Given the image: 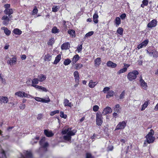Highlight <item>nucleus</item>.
<instances>
[{
    "label": "nucleus",
    "instance_id": "10",
    "mask_svg": "<svg viewBox=\"0 0 158 158\" xmlns=\"http://www.w3.org/2000/svg\"><path fill=\"white\" fill-rule=\"evenodd\" d=\"M45 140V137H43L40 141V145L44 148H46L48 145V143L46 142L43 144V142Z\"/></svg>",
    "mask_w": 158,
    "mask_h": 158
},
{
    "label": "nucleus",
    "instance_id": "12",
    "mask_svg": "<svg viewBox=\"0 0 158 158\" xmlns=\"http://www.w3.org/2000/svg\"><path fill=\"white\" fill-rule=\"evenodd\" d=\"M14 10L12 8H10L7 10H5L4 11V13L9 16L10 18L12 17L10 16V15L13 14V13Z\"/></svg>",
    "mask_w": 158,
    "mask_h": 158
},
{
    "label": "nucleus",
    "instance_id": "31",
    "mask_svg": "<svg viewBox=\"0 0 158 158\" xmlns=\"http://www.w3.org/2000/svg\"><path fill=\"white\" fill-rule=\"evenodd\" d=\"M114 92L112 90H111L108 92L107 95L106 96V98H109L110 97L113 96L114 94Z\"/></svg>",
    "mask_w": 158,
    "mask_h": 158
},
{
    "label": "nucleus",
    "instance_id": "63",
    "mask_svg": "<svg viewBox=\"0 0 158 158\" xmlns=\"http://www.w3.org/2000/svg\"><path fill=\"white\" fill-rule=\"evenodd\" d=\"M43 115L41 114H39L38 116L37 117V118L38 120L40 119L42 117Z\"/></svg>",
    "mask_w": 158,
    "mask_h": 158
},
{
    "label": "nucleus",
    "instance_id": "58",
    "mask_svg": "<svg viewBox=\"0 0 158 158\" xmlns=\"http://www.w3.org/2000/svg\"><path fill=\"white\" fill-rule=\"evenodd\" d=\"M23 97H25L28 98V96H30V95L29 94L26 93L25 92H23Z\"/></svg>",
    "mask_w": 158,
    "mask_h": 158
},
{
    "label": "nucleus",
    "instance_id": "50",
    "mask_svg": "<svg viewBox=\"0 0 158 158\" xmlns=\"http://www.w3.org/2000/svg\"><path fill=\"white\" fill-rule=\"evenodd\" d=\"M99 108V106L97 105H95L93 107V110L94 112H96L98 111Z\"/></svg>",
    "mask_w": 158,
    "mask_h": 158
},
{
    "label": "nucleus",
    "instance_id": "41",
    "mask_svg": "<svg viewBox=\"0 0 158 158\" xmlns=\"http://www.w3.org/2000/svg\"><path fill=\"white\" fill-rule=\"evenodd\" d=\"M71 60L69 59H65L64 62V64L65 65H67L69 64L71 62Z\"/></svg>",
    "mask_w": 158,
    "mask_h": 158
},
{
    "label": "nucleus",
    "instance_id": "53",
    "mask_svg": "<svg viewBox=\"0 0 158 158\" xmlns=\"http://www.w3.org/2000/svg\"><path fill=\"white\" fill-rule=\"evenodd\" d=\"M0 155H2V157L1 158L0 157V158H4L6 157L5 152L3 150H2L1 152L0 153Z\"/></svg>",
    "mask_w": 158,
    "mask_h": 158
},
{
    "label": "nucleus",
    "instance_id": "48",
    "mask_svg": "<svg viewBox=\"0 0 158 158\" xmlns=\"http://www.w3.org/2000/svg\"><path fill=\"white\" fill-rule=\"evenodd\" d=\"M125 94V91H123L121 94L119 96V98L120 99H122L124 98Z\"/></svg>",
    "mask_w": 158,
    "mask_h": 158
},
{
    "label": "nucleus",
    "instance_id": "35",
    "mask_svg": "<svg viewBox=\"0 0 158 158\" xmlns=\"http://www.w3.org/2000/svg\"><path fill=\"white\" fill-rule=\"evenodd\" d=\"M148 105V101H146L144 102V104L142 106V108H141V110L142 111L143 110L147 107Z\"/></svg>",
    "mask_w": 158,
    "mask_h": 158
},
{
    "label": "nucleus",
    "instance_id": "1",
    "mask_svg": "<svg viewBox=\"0 0 158 158\" xmlns=\"http://www.w3.org/2000/svg\"><path fill=\"white\" fill-rule=\"evenodd\" d=\"M154 133L153 130L151 129L150 132L146 136V140L148 143H152L154 142L155 139V138L153 136Z\"/></svg>",
    "mask_w": 158,
    "mask_h": 158
},
{
    "label": "nucleus",
    "instance_id": "36",
    "mask_svg": "<svg viewBox=\"0 0 158 158\" xmlns=\"http://www.w3.org/2000/svg\"><path fill=\"white\" fill-rule=\"evenodd\" d=\"M55 40V39L54 38H51L48 42V45H52L54 43Z\"/></svg>",
    "mask_w": 158,
    "mask_h": 158
},
{
    "label": "nucleus",
    "instance_id": "40",
    "mask_svg": "<svg viewBox=\"0 0 158 158\" xmlns=\"http://www.w3.org/2000/svg\"><path fill=\"white\" fill-rule=\"evenodd\" d=\"M38 10L37 9V7L36 6H35L32 11L31 13V15H35L38 12Z\"/></svg>",
    "mask_w": 158,
    "mask_h": 158
},
{
    "label": "nucleus",
    "instance_id": "47",
    "mask_svg": "<svg viewBox=\"0 0 158 158\" xmlns=\"http://www.w3.org/2000/svg\"><path fill=\"white\" fill-rule=\"evenodd\" d=\"M59 113V110H55L53 111H52L50 113L51 116H53L54 114H58Z\"/></svg>",
    "mask_w": 158,
    "mask_h": 158
},
{
    "label": "nucleus",
    "instance_id": "52",
    "mask_svg": "<svg viewBox=\"0 0 158 158\" xmlns=\"http://www.w3.org/2000/svg\"><path fill=\"white\" fill-rule=\"evenodd\" d=\"M4 7L5 8V10H7L10 8V4H6L4 5Z\"/></svg>",
    "mask_w": 158,
    "mask_h": 158
},
{
    "label": "nucleus",
    "instance_id": "39",
    "mask_svg": "<svg viewBox=\"0 0 158 158\" xmlns=\"http://www.w3.org/2000/svg\"><path fill=\"white\" fill-rule=\"evenodd\" d=\"M148 0H143L142 2L143 4L141 5V6L144 7V6H147L148 4Z\"/></svg>",
    "mask_w": 158,
    "mask_h": 158
},
{
    "label": "nucleus",
    "instance_id": "32",
    "mask_svg": "<svg viewBox=\"0 0 158 158\" xmlns=\"http://www.w3.org/2000/svg\"><path fill=\"white\" fill-rule=\"evenodd\" d=\"M39 81L38 78H34L32 80V84L31 85V86H33L34 85H35L36 84H38L39 83Z\"/></svg>",
    "mask_w": 158,
    "mask_h": 158
},
{
    "label": "nucleus",
    "instance_id": "8",
    "mask_svg": "<svg viewBox=\"0 0 158 158\" xmlns=\"http://www.w3.org/2000/svg\"><path fill=\"white\" fill-rule=\"evenodd\" d=\"M2 19L3 20L2 23L5 25L8 24L10 20L9 18L6 15H4L2 17Z\"/></svg>",
    "mask_w": 158,
    "mask_h": 158
},
{
    "label": "nucleus",
    "instance_id": "3",
    "mask_svg": "<svg viewBox=\"0 0 158 158\" xmlns=\"http://www.w3.org/2000/svg\"><path fill=\"white\" fill-rule=\"evenodd\" d=\"M103 122V117L100 112H98L96 115V123L98 126H101Z\"/></svg>",
    "mask_w": 158,
    "mask_h": 158
},
{
    "label": "nucleus",
    "instance_id": "17",
    "mask_svg": "<svg viewBox=\"0 0 158 158\" xmlns=\"http://www.w3.org/2000/svg\"><path fill=\"white\" fill-rule=\"evenodd\" d=\"M106 64L108 67H110L112 68H114L117 66V64H116L113 63L111 61H108L107 62Z\"/></svg>",
    "mask_w": 158,
    "mask_h": 158
},
{
    "label": "nucleus",
    "instance_id": "56",
    "mask_svg": "<svg viewBox=\"0 0 158 158\" xmlns=\"http://www.w3.org/2000/svg\"><path fill=\"white\" fill-rule=\"evenodd\" d=\"M58 10V8L57 6H53L52 8V11L54 12H56Z\"/></svg>",
    "mask_w": 158,
    "mask_h": 158
},
{
    "label": "nucleus",
    "instance_id": "34",
    "mask_svg": "<svg viewBox=\"0 0 158 158\" xmlns=\"http://www.w3.org/2000/svg\"><path fill=\"white\" fill-rule=\"evenodd\" d=\"M59 32V30L56 27H54L52 30V32L54 34L58 33Z\"/></svg>",
    "mask_w": 158,
    "mask_h": 158
},
{
    "label": "nucleus",
    "instance_id": "22",
    "mask_svg": "<svg viewBox=\"0 0 158 158\" xmlns=\"http://www.w3.org/2000/svg\"><path fill=\"white\" fill-rule=\"evenodd\" d=\"M97 84V82H93L92 80H91L89 81V86L91 88H93Z\"/></svg>",
    "mask_w": 158,
    "mask_h": 158
},
{
    "label": "nucleus",
    "instance_id": "28",
    "mask_svg": "<svg viewBox=\"0 0 158 158\" xmlns=\"http://www.w3.org/2000/svg\"><path fill=\"white\" fill-rule=\"evenodd\" d=\"M101 58L98 57L96 59L94 60L95 65V66H98L100 64Z\"/></svg>",
    "mask_w": 158,
    "mask_h": 158
},
{
    "label": "nucleus",
    "instance_id": "62",
    "mask_svg": "<svg viewBox=\"0 0 158 158\" xmlns=\"http://www.w3.org/2000/svg\"><path fill=\"white\" fill-rule=\"evenodd\" d=\"M35 99L37 101L41 102L42 98L40 97H36L35 98Z\"/></svg>",
    "mask_w": 158,
    "mask_h": 158
},
{
    "label": "nucleus",
    "instance_id": "9",
    "mask_svg": "<svg viewBox=\"0 0 158 158\" xmlns=\"http://www.w3.org/2000/svg\"><path fill=\"white\" fill-rule=\"evenodd\" d=\"M44 133L45 135L47 137H50L53 136L54 134L52 131L48 130H44Z\"/></svg>",
    "mask_w": 158,
    "mask_h": 158
},
{
    "label": "nucleus",
    "instance_id": "42",
    "mask_svg": "<svg viewBox=\"0 0 158 158\" xmlns=\"http://www.w3.org/2000/svg\"><path fill=\"white\" fill-rule=\"evenodd\" d=\"M23 92L19 91L16 92L15 93V95L18 96L19 97H23Z\"/></svg>",
    "mask_w": 158,
    "mask_h": 158
},
{
    "label": "nucleus",
    "instance_id": "64",
    "mask_svg": "<svg viewBox=\"0 0 158 158\" xmlns=\"http://www.w3.org/2000/svg\"><path fill=\"white\" fill-rule=\"evenodd\" d=\"M26 56L25 55H22L21 56V58L22 60H24L26 59Z\"/></svg>",
    "mask_w": 158,
    "mask_h": 158
},
{
    "label": "nucleus",
    "instance_id": "33",
    "mask_svg": "<svg viewBox=\"0 0 158 158\" xmlns=\"http://www.w3.org/2000/svg\"><path fill=\"white\" fill-rule=\"evenodd\" d=\"M71 137L69 135H68L67 133L66 135H64L63 137V138L64 140H67L68 141H70L71 140Z\"/></svg>",
    "mask_w": 158,
    "mask_h": 158
},
{
    "label": "nucleus",
    "instance_id": "11",
    "mask_svg": "<svg viewBox=\"0 0 158 158\" xmlns=\"http://www.w3.org/2000/svg\"><path fill=\"white\" fill-rule=\"evenodd\" d=\"M112 112V110L111 108L110 107L107 106L103 110L102 112V114H103V115H106Z\"/></svg>",
    "mask_w": 158,
    "mask_h": 158
},
{
    "label": "nucleus",
    "instance_id": "60",
    "mask_svg": "<svg viewBox=\"0 0 158 158\" xmlns=\"http://www.w3.org/2000/svg\"><path fill=\"white\" fill-rule=\"evenodd\" d=\"M126 15L125 13L122 14L120 16V17L122 20L124 19H125V18H126Z\"/></svg>",
    "mask_w": 158,
    "mask_h": 158
},
{
    "label": "nucleus",
    "instance_id": "13",
    "mask_svg": "<svg viewBox=\"0 0 158 158\" xmlns=\"http://www.w3.org/2000/svg\"><path fill=\"white\" fill-rule=\"evenodd\" d=\"M74 76L75 78V81L76 83H78L79 81V76L78 72L77 71H75L74 73Z\"/></svg>",
    "mask_w": 158,
    "mask_h": 158
},
{
    "label": "nucleus",
    "instance_id": "7",
    "mask_svg": "<svg viewBox=\"0 0 158 158\" xmlns=\"http://www.w3.org/2000/svg\"><path fill=\"white\" fill-rule=\"evenodd\" d=\"M157 22L156 20L153 19L150 21L148 24L147 27L148 28H152L155 27L157 25Z\"/></svg>",
    "mask_w": 158,
    "mask_h": 158
},
{
    "label": "nucleus",
    "instance_id": "54",
    "mask_svg": "<svg viewBox=\"0 0 158 158\" xmlns=\"http://www.w3.org/2000/svg\"><path fill=\"white\" fill-rule=\"evenodd\" d=\"M69 132V128H68V129H65L64 130H63L62 131V133L63 134H67V133H68V132Z\"/></svg>",
    "mask_w": 158,
    "mask_h": 158
},
{
    "label": "nucleus",
    "instance_id": "19",
    "mask_svg": "<svg viewBox=\"0 0 158 158\" xmlns=\"http://www.w3.org/2000/svg\"><path fill=\"white\" fill-rule=\"evenodd\" d=\"M98 16L97 13H94L93 16V20L95 23H98Z\"/></svg>",
    "mask_w": 158,
    "mask_h": 158
},
{
    "label": "nucleus",
    "instance_id": "55",
    "mask_svg": "<svg viewBox=\"0 0 158 158\" xmlns=\"http://www.w3.org/2000/svg\"><path fill=\"white\" fill-rule=\"evenodd\" d=\"M110 90V88L109 87H106L104 88L103 92L104 93H106L107 92L109 91Z\"/></svg>",
    "mask_w": 158,
    "mask_h": 158
},
{
    "label": "nucleus",
    "instance_id": "57",
    "mask_svg": "<svg viewBox=\"0 0 158 158\" xmlns=\"http://www.w3.org/2000/svg\"><path fill=\"white\" fill-rule=\"evenodd\" d=\"M40 90H41L42 91H44L45 92H47L48 91V90L46 88L41 86H40Z\"/></svg>",
    "mask_w": 158,
    "mask_h": 158
},
{
    "label": "nucleus",
    "instance_id": "5",
    "mask_svg": "<svg viewBox=\"0 0 158 158\" xmlns=\"http://www.w3.org/2000/svg\"><path fill=\"white\" fill-rule=\"evenodd\" d=\"M126 123L124 121L120 122L116 126V130H119L124 129L126 127Z\"/></svg>",
    "mask_w": 158,
    "mask_h": 158
},
{
    "label": "nucleus",
    "instance_id": "23",
    "mask_svg": "<svg viewBox=\"0 0 158 158\" xmlns=\"http://www.w3.org/2000/svg\"><path fill=\"white\" fill-rule=\"evenodd\" d=\"M140 82L141 86L143 88V89H146L147 87V83L145 82L144 80H141V81H140Z\"/></svg>",
    "mask_w": 158,
    "mask_h": 158
},
{
    "label": "nucleus",
    "instance_id": "15",
    "mask_svg": "<svg viewBox=\"0 0 158 158\" xmlns=\"http://www.w3.org/2000/svg\"><path fill=\"white\" fill-rule=\"evenodd\" d=\"M148 40H144L142 43L139 44L138 46V49H140L143 47H145L148 44Z\"/></svg>",
    "mask_w": 158,
    "mask_h": 158
},
{
    "label": "nucleus",
    "instance_id": "25",
    "mask_svg": "<svg viewBox=\"0 0 158 158\" xmlns=\"http://www.w3.org/2000/svg\"><path fill=\"white\" fill-rule=\"evenodd\" d=\"M64 104L65 106H69V107H71L72 106L71 102H70L69 100L67 99L64 100Z\"/></svg>",
    "mask_w": 158,
    "mask_h": 158
},
{
    "label": "nucleus",
    "instance_id": "38",
    "mask_svg": "<svg viewBox=\"0 0 158 158\" xmlns=\"http://www.w3.org/2000/svg\"><path fill=\"white\" fill-rule=\"evenodd\" d=\"M76 132V130H73L72 131H69V132L67 133L68 134V135L71 137V136L74 135Z\"/></svg>",
    "mask_w": 158,
    "mask_h": 158
},
{
    "label": "nucleus",
    "instance_id": "2",
    "mask_svg": "<svg viewBox=\"0 0 158 158\" xmlns=\"http://www.w3.org/2000/svg\"><path fill=\"white\" fill-rule=\"evenodd\" d=\"M139 73L137 70L133 71L132 72H130L127 75V78L131 81L135 79L137 77V75L139 74Z\"/></svg>",
    "mask_w": 158,
    "mask_h": 158
},
{
    "label": "nucleus",
    "instance_id": "27",
    "mask_svg": "<svg viewBox=\"0 0 158 158\" xmlns=\"http://www.w3.org/2000/svg\"><path fill=\"white\" fill-rule=\"evenodd\" d=\"M61 58V56L60 55H58L56 57L55 60L54 62V64H57L59 62Z\"/></svg>",
    "mask_w": 158,
    "mask_h": 158
},
{
    "label": "nucleus",
    "instance_id": "21",
    "mask_svg": "<svg viewBox=\"0 0 158 158\" xmlns=\"http://www.w3.org/2000/svg\"><path fill=\"white\" fill-rule=\"evenodd\" d=\"M1 29L4 31L5 33L7 35H9L11 31L9 30L6 27H2Z\"/></svg>",
    "mask_w": 158,
    "mask_h": 158
},
{
    "label": "nucleus",
    "instance_id": "6",
    "mask_svg": "<svg viewBox=\"0 0 158 158\" xmlns=\"http://www.w3.org/2000/svg\"><path fill=\"white\" fill-rule=\"evenodd\" d=\"M52 54H50L49 52L46 54L44 53V60L45 61H49L52 59Z\"/></svg>",
    "mask_w": 158,
    "mask_h": 158
},
{
    "label": "nucleus",
    "instance_id": "14",
    "mask_svg": "<svg viewBox=\"0 0 158 158\" xmlns=\"http://www.w3.org/2000/svg\"><path fill=\"white\" fill-rule=\"evenodd\" d=\"M16 62V58L15 57H13L10 60H7V63L10 65H13L14 64H15Z\"/></svg>",
    "mask_w": 158,
    "mask_h": 158
},
{
    "label": "nucleus",
    "instance_id": "61",
    "mask_svg": "<svg viewBox=\"0 0 158 158\" xmlns=\"http://www.w3.org/2000/svg\"><path fill=\"white\" fill-rule=\"evenodd\" d=\"M25 105L24 104H22L20 105L19 106V108L23 110L24 109L25 107Z\"/></svg>",
    "mask_w": 158,
    "mask_h": 158
},
{
    "label": "nucleus",
    "instance_id": "43",
    "mask_svg": "<svg viewBox=\"0 0 158 158\" xmlns=\"http://www.w3.org/2000/svg\"><path fill=\"white\" fill-rule=\"evenodd\" d=\"M76 69L78 70L81 69L83 67V65L79 63L76 64H75Z\"/></svg>",
    "mask_w": 158,
    "mask_h": 158
},
{
    "label": "nucleus",
    "instance_id": "20",
    "mask_svg": "<svg viewBox=\"0 0 158 158\" xmlns=\"http://www.w3.org/2000/svg\"><path fill=\"white\" fill-rule=\"evenodd\" d=\"M46 77L43 74H40L38 76V79L39 81L42 82L46 79Z\"/></svg>",
    "mask_w": 158,
    "mask_h": 158
},
{
    "label": "nucleus",
    "instance_id": "46",
    "mask_svg": "<svg viewBox=\"0 0 158 158\" xmlns=\"http://www.w3.org/2000/svg\"><path fill=\"white\" fill-rule=\"evenodd\" d=\"M68 33L69 34L73 36L75 35V31L73 30H69L68 31Z\"/></svg>",
    "mask_w": 158,
    "mask_h": 158
},
{
    "label": "nucleus",
    "instance_id": "18",
    "mask_svg": "<svg viewBox=\"0 0 158 158\" xmlns=\"http://www.w3.org/2000/svg\"><path fill=\"white\" fill-rule=\"evenodd\" d=\"M8 101V98L6 97H0V101L1 103H6Z\"/></svg>",
    "mask_w": 158,
    "mask_h": 158
},
{
    "label": "nucleus",
    "instance_id": "29",
    "mask_svg": "<svg viewBox=\"0 0 158 158\" xmlns=\"http://www.w3.org/2000/svg\"><path fill=\"white\" fill-rule=\"evenodd\" d=\"M79 56L77 54L75 55L73 58V64L76 63L79 59Z\"/></svg>",
    "mask_w": 158,
    "mask_h": 158
},
{
    "label": "nucleus",
    "instance_id": "26",
    "mask_svg": "<svg viewBox=\"0 0 158 158\" xmlns=\"http://www.w3.org/2000/svg\"><path fill=\"white\" fill-rule=\"evenodd\" d=\"M13 32L15 34L19 35H21L22 33V31L18 28L15 29Z\"/></svg>",
    "mask_w": 158,
    "mask_h": 158
},
{
    "label": "nucleus",
    "instance_id": "45",
    "mask_svg": "<svg viewBox=\"0 0 158 158\" xmlns=\"http://www.w3.org/2000/svg\"><path fill=\"white\" fill-rule=\"evenodd\" d=\"M117 32L120 35H122L123 32V29L121 27H119L117 29Z\"/></svg>",
    "mask_w": 158,
    "mask_h": 158
},
{
    "label": "nucleus",
    "instance_id": "49",
    "mask_svg": "<svg viewBox=\"0 0 158 158\" xmlns=\"http://www.w3.org/2000/svg\"><path fill=\"white\" fill-rule=\"evenodd\" d=\"M94 34V32L93 31H91L87 33L85 35V37H88Z\"/></svg>",
    "mask_w": 158,
    "mask_h": 158
},
{
    "label": "nucleus",
    "instance_id": "44",
    "mask_svg": "<svg viewBox=\"0 0 158 158\" xmlns=\"http://www.w3.org/2000/svg\"><path fill=\"white\" fill-rule=\"evenodd\" d=\"M50 100L48 97L46 99L42 98L41 102L45 103H48L50 102Z\"/></svg>",
    "mask_w": 158,
    "mask_h": 158
},
{
    "label": "nucleus",
    "instance_id": "16",
    "mask_svg": "<svg viewBox=\"0 0 158 158\" xmlns=\"http://www.w3.org/2000/svg\"><path fill=\"white\" fill-rule=\"evenodd\" d=\"M70 47V44L69 43H64L61 46V49H69Z\"/></svg>",
    "mask_w": 158,
    "mask_h": 158
},
{
    "label": "nucleus",
    "instance_id": "4",
    "mask_svg": "<svg viewBox=\"0 0 158 158\" xmlns=\"http://www.w3.org/2000/svg\"><path fill=\"white\" fill-rule=\"evenodd\" d=\"M147 52L149 54L150 56L153 57H156L158 56V52L156 50H146Z\"/></svg>",
    "mask_w": 158,
    "mask_h": 158
},
{
    "label": "nucleus",
    "instance_id": "59",
    "mask_svg": "<svg viewBox=\"0 0 158 158\" xmlns=\"http://www.w3.org/2000/svg\"><path fill=\"white\" fill-rule=\"evenodd\" d=\"M113 149V146L112 145L109 146L107 148L108 151H111Z\"/></svg>",
    "mask_w": 158,
    "mask_h": 158
},
{
    "label": "nucleus",
    "instance_id": "37",
    "mask_svg": "<svg viewBox=\"0 0 158 158\" xmlns=\"http://www.w3.org/2000/svg\"><path fill=\"white\" fill-rule=\"evenodd\" d=\"M127 69L126 68H123L120 69L118 72V74H119L121 73H123L126 72L127 71Z\"/></svg>",
    "mask_w": 158,
    "mask_h": 158
},
{
    "label": "nucleus",
    "instance_id": "30",
    "mask_svg": "<svg viewBox=\"0 0 158 158\" xmlns=\"http://www.w3.org/2000/svg\"><path fill=\"white\" fill-rule=\"evenodd\" d=\"M115 23L116 24V26L118 27L121 23V19L119 17H116Z\"/></svg>",
    "mask_w": 158,
    "mask_h": 158
},
{
    "label": "nucleus",
    "instance_id": "24",
    "mask_svg": "<svg viewBox=\"0 0 158 158\" xmlns=\"http://www.w3.org/2000/svg\"><path fill=\"white\" fill-rule=\"evenodd\" d=\"M22 158H32V154L31 152H27L26 156H24L23 155L22 156Z\"/></svg>",
    "mask_w": 158,
    "mask_h": 158
},
{
    "label": "nucleus",
    "instance_id": "51",
    "mask_svg": "<svg viewBox=\"0 0 158 158\" xmlns=\"http://www.w3.org/2000/svg\"><path fill=\"white\" fill-rule=\"evenodd\" d=\"M60 116L61 118H66L67 117L66 115L64 114V112L63 111H60Z\"/></svg>",
    "mask_w": 158,
    "mask_h": 158
}]
</instances>
